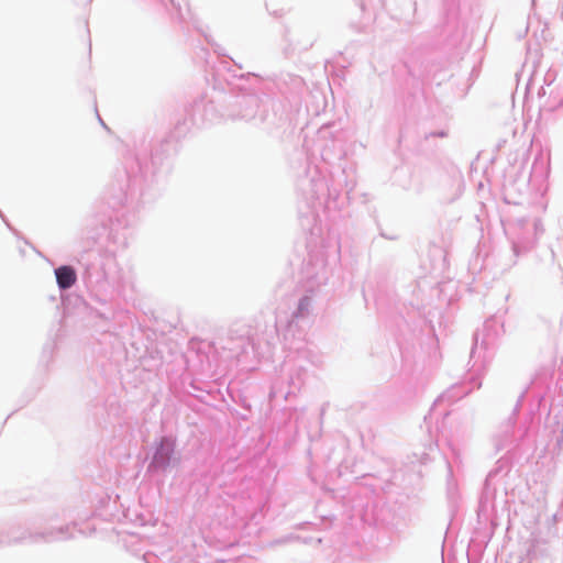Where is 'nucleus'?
<instances>
[{"instance_id":"nucleus-14","label":"nucleus","mask_w":563,"mask_h":563,"mask_svg":"<svg viewBox=\"0 0 563 563\" xmlns=\"http://www.w3.org/2000/svg\"><path fill=\"white\" fill-rule=\"evenodd\" d=\"M545 95H547L545 87H544V86H542V87L538 90V97L541 99V98H543Z\"/></svg>"},{"instance_id":"nucleus-20","label":"nucleus","mask_w":563,"mask_h":563,"mask_svg":"<svg viewBox=\"0 0 563 563\" xmlns=\"http://www.w3.org/2000/svg\"><path fill=\"white\" fill-rule=\"evenodd\" d=\"M563 103V99H560L559 101V104L558 106H561Z\"/></svg>"},{"instance_id":"nucleus-9","label":"nucleus","mask_w":563,"mask_h":563,"mask_svg":"<svg viewBox=\"0 0 563 563\" xmlns=\"http://www.w3.org/2000/svg\"><path fill=\"white\" fill-rule=\"evenodd\" d=\"M332 126L333 124L323 125L317 133L316 146L324 161L334 153L335 142L334 134L331 131Z\"/></svg>"},{"instance_id":"nucleus-15","label":"nucleus","mask_w":563,"mask_h":563,"mask_svg":"<svg viewBox=\"0 0 563 563\" xmlns=\"http://www.w3.org/2000/svg\"><path fill=\"white\" fill-rule=\"evenodd\" d=\"M553 79H554V76L552 74H548L544 78L548 86H550V84L553 81Z\"/></svg>"},{"instance_id":"nucleus-18","label":"nucleus","mask_w":563,"mask_h":563,"mask_svg":"<svg viewBox=\"0 0 563 563\" xmlns=\"http://www.w3.org/2000/svg\"><path fill=\"white\" fill-rule=\"evenodd\" d=\"M3 221H4V222L7 223V225L9 227V230H12V227H10V224L5 221V219H4Z\"/></svg>"},{"instance_id":"nucleus-7","label":"nucleus","mask_w":563,"mask_h":563,"mask_svg":"<svg viewBox=\"0 0 563 563\" xmlns=\"http://www.w3.org/2000/svg\"><path fill=\"white\" fill-rule=\"evenodd\" d=\"M481 382L477 378H472L467 384L453 385L445 390L433 404L432 410H435L443 404H451L457 399L468 395L473 389L481 387Z\"/></svg>"},{"instance_id":"nucleus-12","label":"nucleus","mask_w":563,"mask_h":563,"mask_svg":"<svg viewBox=\"0 0 563 563\" xmlns=\"http://www.w3.org/2000/svg\"><path fill=\"white\" fill-rule=\"evenodd\" d=\"M212 110V104H206L202 99L195 101L190 109L187 110L190 123L192 125L203 123L206 120H208V112Z\"/></svg>"},{"instance_id":"nucleus-8","label":"nucleus","mask_w":563,"mask_h":563,"mask_svg":"<svg viewBox=\"0 0 563 563\" xmlns=\"http://www.w3.org/2000/svg\"><path fill=\"white\" fill-rule=\"evenodd\" d=\"M306 276L308 278V285L307 288L309 290L312 289V287L324 285L329 278V268L327 265L325 260L317 258L314 262L312 261V257L307 263L306 267Z\"/></svg>"},{"instance_id":"nucleus-3","label":"nucleus","mask_w":563,"mask_h":563,"mask_svg":"<svg viewBox=\"0 0 563 563\" xmlns=\"http://www.w3.org/2000/svg\"><path fill=\"white\" fill-rule=\"evenodd\" d=\"M75 531H77L79 534H86L85 530L78 528L77 522H71L70 525L62 526L59 528L46 529L43 531L24 530L19 536H13L9 540L0 538V544L65 541L75 538Z\"/></svg>"},{"instance_id":"nucleus-6","label":"nucleus","mask_w":563,"mask_h":563,"mask_svg":"<svg viewBox=\"0 0 563 563\" xmlns=\"http://www.w3.org/2000/svg\"><path fill=\"white\" fill-rule=\"evenodd\" d=\"M498 335V323L495 320H487L484 323L483 333H475L474 346L471 351V358H475L476 354H481V350H487L494 345Z\"/></svg>"},{"instance_id":"nucleus-21","label":"nucleus","mask_w":563,"mask_h":563,"mask_svg":"<svg viewBox=\"0 0 563 563\" xmlns=\"http://www.w3.org/2000/svg\"><path fill=\"white\" fill-rule=\"evenodd\" d=\"M0 217L4 220V216L2 214V212L0 211Z\"/></svg>"},{"instance_id":"nucleus-16","label":"nucleus","mask_w":563,"mask_h":563,"mask_svg":"<svg viewBox=\"0 0 563 563\" xmlns=\"http://www.w3.org/2000/svg\"><path fill=\"white\" fill-rule=\"evenodd\" d=\"M333 249L336 253H339V250H340V246H339V242L336 239H333Z\"/></svg>"},{"instance_id":"nucleus-19","label":"nucleus","mask_w":563,"mask_h":563,"mask_svg":"<svg viewBox=\"0 0 563 563\" xmlns=\"http://www.w3.org/2000/svg\"><path fill=\"white\" fill-rule=\"evenodd\" d=\"M322 247H323V249H328V247H329V244H322Z\"/></svg>"},{"instance_id":"nucleus-2","label":"nucleus","mask_w":563,"mask_h":563,"mask_svg":"<svg viewBox=\"0 0 563 563\" xmlns=\"http://www.w3.org/2000/svg\"><path fill=\"white\" fill-rule=\"evenodd\" d=\"M505 230L509 236L514 256L519 257L532 250L537 239L543 232V227L537 218L518 219Z\"/></svg>"},{"instance_id":"nucleus-11","label":"nucleus","mask_w":563,"mask_h":563,"mask_svg":"<svg viewBox=\"0 0 563 563\" xmlns=\"http://www.w3.org/2000/svg\"><path fill=\"white\" fill-rule=\"evenodd\" d=\"M55 277L60 290H67L74 286L77 280V274L73 266L63 265L55 269Z\"/></svg>"},{"instance_id":"nucleus-4","label":"nucleus","mask_w":563,"mask_h":563,"mask_svg":"<svg viewBox=\"0 0 563 563\" xmlns=\"http://www.w3.org/2000/svg\"><path fill=\"white\" fill-rule=\"evenodd\" d=\"M178 462L179 457L176 454V441L173 437L165 435L153 444L147 472L157 474L166 473Z\"/></svg>"},{"instance_id":"nucleus-13","label":"nucleus","mask_w":563,"mask_h":563,"mask_svg":"<svg viewBox=\"0 0 563 563\" xmlns=\"http://www.w3.org/2000/svg\"><path fill=\"white\" fill-rule=\"evenodd\" d=\"M541 107H542L543 110H547V111H554L558 108V106L554 102H552L550 99L544 101L541 104Z\"/></svg>"},{"instance_id":"nucleus-5","label":"nucleus","mask_w":563,"mask_h":563,"mask_svg":"<svg viewBox=\"0 0 563 563\" xmlns=\"http://www.w3.org/2000/svg\"><path fill=\"white\" fill-rule=\"evenodd\" d=\"M258 109V97L255 95H245L236 99L230 115L233 120L251 121L257 117Z\"/></svg>"},{"instance_id":"nucleus-10","label":"nucleus","mask_w":563,"mask_h":563,"mask_svg":"<svg viewBox=\"0 0 563 563\" xmlns=\"http://www.w3.org/2000/svg\"><path fill=\"white\" fill-rule=\"evenodd\" d=\"M312 310V298L309 295L301 297L298 301L296 310L291 314V319L288 323L289 330L292 327H298L300 322L305 321L311 313Z\"/></svg>"},{"instance_id":"nucleus-17","label":"nucleus","mask_w":563,"mask_h":563,"mask_svg":"<svg viewBox=\"0 0 563 563\" xmlns=\"http://www.w3.org/2000/svg\"><path fill=\"white\" fill-rule=\"evenodd\" d=\"M291 385H292L294 388H299L300 387V382L299 380L296 382V380L291 379Z\"/></svg>"},{"instance_id":"nucleus-1","label":"nucleus","mask_w":563,"mask_h":563,"mask_svg":"<svg viewBox=\"0 0 563 563\" xmlns=\"http://www.w3.org/2000/svg\"><path fill=\"white\" fill-rule=\"evenodd\" d=\"M146 172V156L132 154L125 158L123 170L117 175L110 188L113 207L125 205L142 190Z\"/></svg>"}]
</instances>
